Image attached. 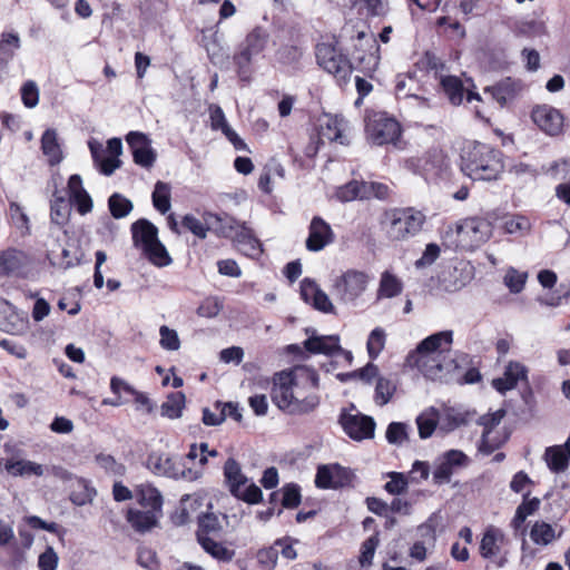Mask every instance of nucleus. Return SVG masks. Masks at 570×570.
Wrapping results in <instances>:
<instances>
[{"label": "nucleus", "instance_id": "obj_60", "mask_svg": "<svg viewBox=\"0 0 570 570\" xmlns=\"http://www.w3.org/2000/svg\"><path fill=\"white\" fill-rule=\"evenodd\" d=\"M58 556L51 547L39 556L38 567L40 570H56Z\"/></svg>", "mask_w": 570, "mask_h": 570}, {"label": "nucleus", "instance_id": "obj_9", "mask_svg": "<svg viewBox=\"0 0 570 570\" xmlns=\"http://www.w3.org/2000/svg\"><path fill=\"white\" fill-rule=\"evenodd\" d=\"M368 281L365 272L348 269L334 279L332 293L342 303L352 304L366 291Z\"/></svg>", "mask_w": 570, "mask_h": 570}, {"label": "nucleus", "instance_id": "obj_54", "mask_svg": "<svg viewBox=\"0 0 570 570\" xmlns=\"http://www.w3.org/2000/svg\"><path fill=\"white\" fill-rule=\"evenodd\" d=\"M21 99L27 108H33L39 102V89L37 83L28 80L21 88Z\"/></svg>", "mask_w": 570, "mask_h": 570}, {"label": "nucleus", "instance_id": "obj_58", "mask_svg": "<svg viewBox=\"0 0 570 570\" xmlns=\"http://www.w3.org/2000/svg\"><path fill=\"white\" fill-rule=\"evenodd\" d=\"M441 248L439 245L434 243L428 244L422 257L415 262V266L422 268L432 265L439 258Z\"/></svg>", "mask_w": 570, "mask_h": 570}, {"label": "nucleus", "instance_id": "obj_25", "mask_svg": "<svg viewBox=\"0 0 570 570\" xmlns=\"http://www.w3.org/2000/svg\"><path fill=\"white\" fill-rule=\"evenodd\" d=\"M28 264V256L22 250L9 248L0 253V276L19 272Z\"/></svg>", "mask_w": 570, "mask_h": 570}, {"label": "nucleus", "instance_id": "obj_62", "mask_svg": "<svg viewBox=\"0 0 570 570\" xmlns=\"http://www.w3.org/2000/svg\"><path fill=\"white\" fill-rule=\"evenodd\" d=\"M364 189L367 194V199L375 197L377 199H385L389 195V187L381 183H366L364 181Z\"/></svg>", "mask_w": 570, "mask_h": 570}, {"label": "nucleus", "instance_id": "obj_29", "mask_svg": "<svg viewBox=\"0 0 570 570\" xmlns=\"http://www.w3.org/2000/svg\"><path fill=\"white\" fill-rule=\"evenodd\" d=\"M41 149L51 166L58 165L62 160V150L55 129H47L43 132L41 137Z\"/></svg>", "mask_w": 570, "mask_h": 570}, {"label": "nucleus", "instance_id": "obj_39", "mask_svg": "<svg viewBox=\"0 0 570 570\" xmlns=\"http://www.w3.org/2000/svg\"><path fill=\"white\" fill-rule=\"evenodd\" d=\"M337 197L342 202H352L354 199H367L364 189V181L353 180L344 185L337 190Z\"/></svg>", "mask_w": 570, "mask_h": 570}, {"label": "nucleus", "instance_id": "obj_12", "mask_svg": "<svg viewBox=\"0 0 570 570\" xmlns=\"http://www.w3.org/2000/svg\"><path fill=\"white\" fill-rule=\"evenodd\" d=\"M299 379L298 367L292 371H283L274 375L271 396L273 403L279 410L287 413L288 409H293L292 400H296L294 391L296 382L301 381Z\"/></svg>", "mask_w": 570, "mask_h": 570}, {"label": "nucleus", "instance_id": "obj_40", "mask_svg": "<svg viewBox=\"0 0 570 570\" xmlns=\"http://www.w3.org/2000/svg\"><path fill=\"white\" fill-rule=\"evenodd\" d=\"M344 124L345 121L343 118L331 119L326 127L322 128V136L331 141H337L342 145L348 144L347 137L343 134Z\"/></svg>", "mask_w": 570, "mask_h": 570}, {"label": "nucleus", "instance_id": "obj_27", "mask_svg": "<svg viewBox=\"0 0 570 570\" xmlns=\"http://www.w3.org/2000/svg\"><path fill=\"white\" fill-rule=\"evenodd\" d=\"M136 499L144 509L161 513L163 498L160 492L150 484H140L136 488Z\"/></svg>", "mask_w": 570, "mask_h": 570}, {"label": "nucleus", "instance_id": "obj_41", "mask_svg": "<svg viewBox=\"0 0 570 570\" xmlns=\"http://www.w3.org/2000/svg\"><path fill=\"white\" fill-rule=\"evenodd\" d=\"M70 215V203L62 196H56L51 202V220L57 225H65Z\"/></svg>", "mask_w": 570, "mask_h": 570}, {"label": "nucleus", "instance_id": "obj_32", "mask_svg": "<svg viewBox=\"0 0 570 570\" xmlns=\"http://www.w3.org/2000/svg\"><path fill=\"white\" fill-rule=\"evenodd\" d=\"M184 406L185 394L183 392L170 393L160 406L161 415L168 419H178L181 416Z\"/></svg>", "mask_w": 570, "mask_h": 570}, {"label": "nucleus", "instance_id": "obj_6", "mask_svg": "<svg viewBox=\"0 0 570 570\" xmlns=\"http://www.w3.org/2000/svg\"><path fill=\"white\" fill-rule=\"evenodd\" d=\"M225 483L235 498L248 503L256 504L262 501V490L255 483H248V478L243 473L240 464L229 458L223 468Z\"/></svg>", "mask_w": 570, "mask_h": 570}, {"label": "nucleus", "instance_id": "obj_63", "mask_svg": "<svg viewBox=\"0 0 570 570\" xmlns=\"http://www.w3.org/2000/svg\"><path fill=\"white\" fill-rule=\"evenodd\" d=\"M351 376H357L360 380H362L364 383L371 384L374 379L377 380V377H381L379 375V368L373 363H367L363 368L360 371L353 372Z\"/></svg>", "mask_w": 570, "mask_h": 570}, {"label": "nucleus", "instance_id": "obj_33", "mask_svg": "<svg viewBox=\"0 0 570 570\" xmlns=\"http://www.w3.org/2000/svg\"><path fill=\"white\" fill-rule=\"evenodd\" d=\"M396 391V384L384 376L377 377L375 384L374 402L379 406L386 405Z\"/></svg>", "mask_w": 570, "mask_h": 570}, {"label": "nucleus", "instance_id": "obj_43", "mask_svg": "<svg viewBox=\"0 0 570 570\" xmlns=\"http://www.w3.org/2000/svg\"><path fill=\"white\" fill-rule=\"evenodd\" d=\"M20 48V38L14 32H3L0 41V58L6 62L13 58L14 50Z\"/></svg>", "mask_w": 570, "mask_h": 570}, {"label": "nucleus", "instance_id": "obj_22", "mask_svg": "<svg viewBox=\"0 0 570 570\" xmlns=\"http://www.w3.org/2000/svg\"><path fill=\"white\" fill-rule=\"evenodd\" d=\"M543 458L552 472L560 473L566 471L570 461V436L563 445L547 448Z\"/></svg>", "mask_w": 570, "mask_h": 570}, {"label": "nucleus", "instance_id": "obj_30", "mask_svg": "<svg viewBox=\"0 0 570 570\" xmlns=\"http://www.w3.org/2000/svg\"><path fill=\"white\" fill-rule=\"evenodd\" d=\"M402 289V282L395 275L386 271L381 275L377 299L395 297L401 294Z\"/></svg>", "mask_w": 570, "mask_h": 570}, {"label": "nucleus", "instance_id": "obj_35", "mask_svg": "<svg viewBox=\"0 0 570 570\" xmlns=\"http://www.w3.org/2000/svg\"><path fill=\"white\" fill-rule=\"evenodd\" d=\"M419 435L421 439L430 438L438 424V411L433 407L421 413L416 419Z\"/></svg>", "mask_w": 570, "mask_h": 570}, {"label": "nucleus", "instance_id": "obj_4", "mask_svg": "<svg viewBox=\"0 0 570 570\" xmlns=\"http://www.w3.org/2000/svg\"><path fill=\"white\" fill-rule=\"evenodd\" d=\"M134 245L141 248L147 258L156 266L164 267L171 263L167 249L158 239V229L147 219H139L131 225Z\"/></svg>", "mask_w": 570, "mask_h": 570}, {"label": "nucleus", "instance_id": "obj_28", "mask_svg": "<svg viewBox=\"0 0 570 570\" xmlns=\"http://www.w3.org/2000/svg\"><path fill=\"white\" fill-rule=\"evenodd\" d=\"M504 539V534L501 530L490 527L483 533L482 540L480 542V554L484 559H490L497 556L500 552L499 542H502Z\"/></svg>", "mask_w": 570, "mask_h": 570}, {"label": "nucleus", "instance_id": "obj_2", "mask_svg": "<svg viewBox=\"0 0 570 570\" xmlns=\"http://www.w3.org/2000/svg\"><path fill=\"white\" fill-rule=\"evenodd\" d=\"M503 168L501 153L489 145L474 141L462 149L461 169L472 180H494Z\"/></svg>", "mask_w": 570, "mask_h": 570}, {"label": "nucleus", "instance_id": "obj_10", "mask_svg": "<svg viewBox=\"0 0 570 570\" xmlns=\"http://www.w3.org/2000/svg\"><path fill=\"white\" fill-rule=\"evenodd\" d=\"M318 65L328 73L333 75L338 82H346L352 73V65L348 58L338 52L330 43H320L316 47Z\"/></svg>", "mask_w": 570, "mask_h": 570}, {"label": "nucleus", "instance_id": "obj_24", "mask_svg": "<svg viewBox=\"0 0 570 570\" xmlns=\"http://www.w3.org/2000/svg\"><path fill=\"white\" fill-rule=\"evenodd\" d=\"M505 412L499 410L494 413L487 414L480 417V424L484 426V432L479 445V451L485 455L491 454L495 449L499 448L498 443H494L490 439V434L493 428H495L503 419Z\"/></svg>", "mask_w": 570, "mask_h": 570}, {"label": "nucleus", "instance_id": "obj_11", "mask_svg": "<svg viewBox=\"0 0 570 570\" xmlns=\"http://www.w3.org/2000/svg\"><path fill=\"white\" fill-rule=\"evenodd\" d=\"M366 134L368 139L377 146L395 144L401 135V127L395 119L379 112L367 118Z\"/></svg>", "mask_w": 570, "mask_h": 570}, {"label": "nucleus", "instance_id": "obj_37", "mask_svg": "<svg viewBox=\"0 0 570 570\" xmlns=\"http://www.w3.org/2000/svg\"><path fill=\"white\" fill-rule=\"evenodd\" d=\"M213 220H219V218L216 215L209 214L205 218V223H203L191 215H186L183 219V225L194 235L198 236L199 238H205Z\"/></svg>", "mask_w": 570, "mask_h": 570}, {"label": "nucleus", "instance_id": "obj_14", "mask_svg": "<svg viewBox=\"0 0 570 570\" xmlns=\"http://www.w3.org/2000/svg\"><path fill=\"white\" fill-rule=\"evenodd\" d=\"M340 423L344 432L353 440L361 441L374 436L375 422L371 416L343 411Z\"/></svg>", "mask_w": 570, "mask_h": 570}, {"label": "nucleus", "instance_id": "obj_26", "mask_svg": "<svg viewBox=\"0 0 570 570\" xmlns=\"http://www.w3.org/2000/svg\"><path fill=\"white\" fill-rule=\"evenodd\" d=\"M161 513L145 509H129L127 513V521L138 532L149 531L157 524L158 518Z\"/></svg>", "mask_w": 570, "mask_h": 570}, {"label": "nucleus", "instance_id": "obj_5", "mask_svg": "<svg viewBox=\"0 0 570 570\" xmlns=\"http://www.w3.org/2000/svg\"><path fill=\"white\" fill-rule=\"evenodd\" d=\"M268 41L269 33L263 27H255L246 35L239 45L238 51L233 57L236 72L242 81H249L252 61L265 50Z\"/></svg>", "mask_w": 570, "mask_h": 570}, {"label": "nucleus", "instance_id": "obj_38", "mask_svg": "<svg viewBox=\"0 0 570 570\" xmlns=\"http://www.w3.org/2000/svg\"><path fill=\"white\" fill-rule=\"evenodd\" d=\"M153 204L155 208L165 214L170 208V188L169 185L163 181H157L153 193Z\"/></svg>", "mask_w": 570, "mask_h": 570}, {"label": "nucleus", "instance_id": "obj_50", "mask_svg": "<svg viewBox=\"0 0 570 570\" xmlns=\"http://www.w3.org/2000/svg\"><path fill=\"white\" fill-rule=\"evenodd\" d=\"M527 278V273H520L515 268L510 267L504 276V284L511 293L517 294L523 289Z\"/></svg>", "mask_w": 570, "mask_h": 570}, {"label": "nucleus", "instance_id": "obj_49", "mask_svg": "<svg viewBox=\"0 0 570 570\" xmlns=\"http://www.w3.org/2000/svg\"><path fill=\"white\" fill-rule=\"evenodd\" d=\"M203 549L219 560H229L232 558L229 551L210 537L197 539Z\"/></svg>", "mask_w": 570, "mask_h": 570}, {"label": "nucleus", "instance_id": "obj_61", "mask_svg": "<svg viewBox=\"0 0 570 570\" xmlns=\"http://www.w3.org/2000/svg\"><path fill=\"white\" fill-rule=\"evenodd\" d=\"M69 203H72L76 206L77 210L81 215H85V214L91 212V209H92L91 197L89 196V194L86 190L70 197Z\"/></svg>", "mask_w": 570, "mask_h": 570}, {"label": "nucleus", "instance_id": "obj_45", "mask_svg": "<svg viewBox=\"0 0 570 570\" xmlns=\"http://www.w3.org/2000/svg\"><path fill=\"white\" fill-rule=\"evenodd\" d=\"M531 540L537 544L547 546L554 539L553 528L546 522H535L530 531Z\"/></svg>", "mask_w": 570, "mask_h": 570}, {"label": "nucleus", "instance_id": "obj_53", "mask_svg": "<svg viewBox=\"0 0 570 570\" xmlns=\"http://www.w3.org/2000/svg\"><path fill=\"white\" fill-rule=\"evenodd\" d=\"M160 346L168 351H177L180 347V341L175 330L163 325L159 328Z\"/></svg>", "mask_w": 570, "mask_h": 570}, {"label": "nucleus", "instance_id": "obj_44", "mask_svg": "<svg viewBox=\"0 0 570 570\" xmlns=\"http://www.w3.org/2000/svg\"><path fill=\"white\" fill-rule=\"evenodd\" d=\"M112 217L119 219L126 217L132 209V203L120 194H112L108 200Z\"/></svg>", "mask_w": 570, "mask_h": 570}, {"label": "nucleus", "instance_id": "obj_46", "mask_svg": "<svg viewBox=\"0 0 570 570\" xmlns=\"http://www.w3.org/2000/svg\"><path fill=\"white\" fill-rule=\"evenodd\" d=\"M238 230L235 234V240L240 245H250V256L258 255L261 253V243L259 240L253 235V232L250 228L245 226L244 224L238 226Z\"/></svg>", "mask_w": 570, "mask_h": 570}, {"label": "nucleus", "instance_id": "obj_36", "mask_svg": "<svg viewBox=\"0 0 570 570\" xmlns=\"http://www.w3.org/2000/svg\"><path fill=\"white\" fill-rule=\"evenodd\" d=\"M514 81L507 78L491 88H487L485 92H491L493 99H495L501 106H504L508 100L512 99L515 92Z\"/></svg>", "mask_w": 570, "mask_h": 570}, {"label": "nucleus", "instance_id": "obj_57", "mask_svg": "<svg viewBox=\"0 0 570 570\" xmlns=\"http://www.w3.org/2000/svg\"><path fill=\"white\" fill-rule=\"evenodd\" d=\"M391 480L385 483V490L391 494H401L406 490L407 481L402 473L391 472L389 473Z\"/></svg>", "mask_w": 570, "mask_h": 570}, {"label": "nucleus", "instance_id": "obj_23", "mask_svg": "<svg viewBox=\"0 0 570 570\" xmlns=\"http://www.w3.org/2000/svg\"><path fill=\"white\" fill-rule=\"evenodd\" d=\"M304 347L313 354L344 353L347 358H352L350 352L342 351L337 336H312L304 342Z\"/></svg>", "mask_w": 570, "mask_h": 570}, {"label": "nucleus", "instance_id": "obj_13", "mask_svg": "<svg viewBox=\"0 0 570 570\" xmlns=\"http://www.w3.org/2000/svg\"><path fill=\"white\" fill-rule=\"evenodd\" d=\"M531 119L544 134L556 137L562 134L564 117L561 111L549 105H538L531 111Z\"/></svg>", "mask_w": 570, "mask_h": 570}, {"label": "nucleus", "instance_id": "obj_51", "mask_svg": "<svg viewBox=\"0 0 570 570\" xmlns=\"http://www.w3.org/2000/svg\"><path fill=\"white\" fill-rule=\"evenodd\" d=\"M386 440L391 444L401 445L407 440V426L401 422H392L386 430Z\"/></svg>", "mask_w": 570, "mask_h": 570}, {"label": "nucleus", "instance_id": "obj_21", "mask_svg": "<svg viewBox=\"0 0 570 570\" xmlns=\"http://www.w3.org/2000/svg\"><path fill=\"white\" fill-rule=\"evenodd\" d=\"M148 469L157 474L173 479H178L185 475V470L180 466L179 462L168 454L153 453L147 459Z\"/></svg>", "mask_w": 570, "mask_h": 570}, {"label": "nucleus", "instance_id": "obj_52", "mask_svg": "<svg viewBox=\"0 0 570 570\" xmlns=\"http://www.w3.org/2000/svg\"><path fill=\"white\" fill-rule=\"evenodd\" d=\"M282 505L286 509H294L301 503V492L296 484L289 483L282 489Z\"/></svg>", "mask_w": 570, "mask_h": 570}, {"label": "nucleus", "instance_id": "obj_42", "mask_svg": "<svg viewBox=\"0 0 570 570\" xmlns=\"http://www.w3.org/2000/svg\"><path fill=\"white\" fill-rule=\"evenodd\" d=\"M220 529L218 518L213 513H206L198 519L197 539L207 538L209 534H217Z\"/></svg>", "mask_w": 570, "mask_h": 570}, {"label": "nucleus", "instance_id": "obj_56", "mask_svg": "<svg viewBox=\"0 0 570 570\" xmlns=\"http://www.w3.org/2000/svg\"><path fill=\"white\" fill-rule=\"evenodd\" d=\"M97 463L106 470V472L114 475H122L125 473V466L118 463L114 456L107 454H99L96 456Z\"/></svg>", "mask_w": 570, "mask_h": 570}, {"label": "nucleus", "instance_id": "obj_8", "mask_svg": "<svg viewBox=\"0 0 570 570\" xmlns=\"http://www.w3.org/2000/svg\"><path fill=\"white\" fill-rule=\"evenodd\" d=\"M493 234V225L489 218L469 217L455 225L456 246L473 250L487 243Z\"/></svg>", "mask_w": 570, "mask_h": 570}, {"label": "nucleus", "instance_id": "obj_59", "mask_svg": "<svg viewBox=\"0 0 570 570\" xmlns=\"http://www.w3.org/2000/svg\"><path fill=\"white\" fill-rule=\"evenodd\" d=\"M503 228L507 234L525 233L530 229V223L525 217L517 216L508 219Z\"/></svg>", "mask_w": 570, "mask_h": 570}, {"label": "nucleus", "instance_id": "obj_16", "mask_svg": "<svg viewBox=\"0 0 570 570\" xmlns=\"http://www.w3.org/2000/svg\"><path fill=\"white\" fill-rule=\"evenodd\" d=\"M126 139L132 150L134 161L145 168L153 167L156 161V153L151 148L148 137L145 134L131 131Z\"/></svg>", "mask_w": 570, "mask_h": 570}, {"label": "nucleus", "instance_id": "obj_18", "mask_svg": "<svg viewBox=\"0 0 570 570\" xmlns=\"http://www.w3.org/2000/svg\"><path fill=\"white\" fill-rule=\"evenodd\" d=\"M520 381H528V368L520 362L511 361L505 366L503 376L492 381V386L501 394H504L513 390Z\"/></svg>", "mask_w": 570, "mask_h": 570}, {"label": "nucleus", "instance_id": "obj_48", "mask_svg": "<svg viewBox=\"0 0 570 570\" xmlns=\"http://www.w3.org/2000/svg\"><path fill=\"white\" fill-rule=\"evenodd\" d=\"M385 345V332L381 327L374 328L367 340V352L371 358H376Z\"/></svg>", "mask_w": 570, "mask_h": 570}, {"label": "nucleus", "instance_id": "obj_47", "mask_svg": "<svg viewBox=\"0 0 570 570\" xmlns=\"http://www.w3.org/2000/svg\"><path fill=\"white\" fill-rule=\"evenodd\" d=\"M439 524V515L433 513L429 519L417 527V535L421 538L420 541H425L430 546H434L436 540V527Z\"/></svg>", "mask_w": 570, "mask_h": 570}, {"label": "nucleus", "instance_id": "obj_19", "mask_svg": "<svg viewBox=\"0 0 570 570\" xmlns=\"http://www.w3.org/2000/svg\"><path fill=\"white\" fill-rule=\"evenodd\" d=\"M301 296L304 302L312 304L314 308L323 313H332L334 311V306L328 295L309 278H304L302 281Z\"/></svg>", "mask_w": 570, "mask_h": 570}, {"label": "nucleus", "instance_id": "obj_7", "mask_svg": "<svg viewBox=\"0 0 570 570\" xmlns=\"http://www.w3.org/2000/svg\"><path fill=\"white\" fill-rule=\"evenodd\" d=\"M301 381L296 382L294 396L292 400L293 409L287 413L293 415L307 414L314 411L320 404V396L315 392L318 387V375L314 370L298 367Z\"/></svg>", "mask_w": 570, "mask_h": 570}, {"label": "nucleus", "instance_id": "obj_31", "mask_svg": "<svg viewBox=\"0 0 570 570\" xmlns=\"http://www.w3.org/2000/svg\"><path fill=\"white\" fill-rule=\"evenodd\" d=\"M6 470L13 476H24V475H37L40 476L43 474V468L41 464H38L32 461L19 460L12 461L9 460L6 463Z\"/></svg>", "mask_w": 570, "mask_h": 570}, {"label": "nucleus", "instance_id": "obj_64", "mask_svg": "<svg viewBox=\"0 0 570 570\" xmlns=\"http://www.w3.org/2000/svg\"><path fill=\"white\" fill-rule=\"evenodd\" d=\"M10 215H11V218H12L14 225L18 228L26 229V230L29 229V226H28L29 218L23 213L22 208L18 204L11 203V205H10Z\"/></svg>", "mask_w": 570, "mask_h": 570}, {"label": "nucleus", "instance_id": "obj_20", "mask_svg": "<svg viewBox=\"0 0 570 570\" xmlns=\"http://www.w3.org/2000/svg\"><path fill=\"white\" fill-rule=\"evenodd\" d=\"M334 234L331 226L321 217H314L309 225V235L306 239V248L311 252L322 250L333 242Z\"/></svg>", "mask_w": 570, "mask_h": 570}, {"label": "nucleus", "instance_id": "obj_15", "mask_svg": "<svg viewBox=\"0 0 570 570\" xmlns=\"http://www.w3.org/2000/svg\"><path fill=\"white\" fill-rule=\"evenodd\" d=\"M468 456L460 450H450L440 458L433 471V480L436 484H445L451 481L455 469L466 465Z\"/></svg>", "mask_w": 570, "mask_h": 570}, {"label": "nucleus", "instance_id": "obj_3", "mask_svg": "<svg viewBox=\"0 0 570 570\" xmlns=\"http://www.w3.org/2000/svg\"><path fill=\"white\" fill-rule=\"evenodd\" d=\"M425 219L422 212L412 207L393 208L384 212L381 226L390 240L402 242L417 235Z\"/></svg>", "mask_w": 570, "mask_h": 570}, {"label": "nucleus", "instance_id": "obj_34", "mask_svg": "<svg viewBox=\"0 0 570 570\" xmlns=\"http://www.w3.org/2000/svg\"><path fill=\"white\" fill-rule=\"evenodd\" d=\"M441 85L448 98L453 105H460L463 100L464 88L461 80L454 76L443 77Z\"/></svg>", "mask_w": 570, "mask_h": 570}, {"label": "nucleus", "instance_id": "obj_1", "mask_svg": "<svg viewBox=\"0 0 570 570\" xmlns=\"http://www.w3.org/2000/svg\"><path fill=\"white\" fill-rule=\"evenodd\" d=\"M452 331L434 333L419 343L416 348L409 353L405 364L416 368L423 376L430 380H442L449 374L455 373L469 363V355L452 352Z\"/></svg>", "mask_w": 570, "mask_h": 570}, {"label": "nucleus", "instance_id": "obj_55", "mask_svg": "<svg viewBox=\"0 0 570 570\" xmlns=\"http://www.w3.org/2000/svg\"><path fill=\"white\" fill-rule=\"evenodd\" d=\"M379 546L377 534L370 537L362 544V552L360 556V563L362 567L370 566L372 563L375 549Z\"/></svg>", "mask_w": 570, "mask_h": 570}, {"label": "nucleus", "instance_id": "obj_17", "mask_svg": "<svg viewBox=\"0 0 570 570\" xmlns=\"http://www.w3.org/2000/svg\"><path fill=\"white\" fill-rule=\"evenodd\" d=\"M350 472L338 464L318 466L315 476V484L321 489H338L350 484Z\"/></svg>", "mask_w": 570, "mask_h": 570}]
</instances>
